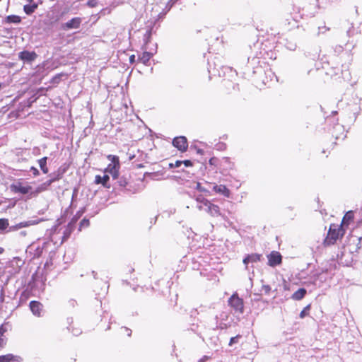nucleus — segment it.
I'll use <instances>...</instances> for the list:
<instances>
[{
    "label": "nucleus",
    "instance_id": "obj_9",
    "mask_svg": "<svg viewBox=\"0 0 362 362\" xmlns=\"http://www.w3.org/2000/svg\"><path fill=\"white\" fill-rule=\"evenodd\" d=\"M81 23V18L78 17L73 18L69 21L63 25L64 30L77 29L80 27Z\"/></svg>",
    "mask_w": 362,
    "mask_h": 362
},
{
    "label": "nucleus",
    "instance_id": "obj_34",
    "mask_svg": "<svg viewBox=\"0 0 362 362\" xmlns=\"http://www.w3.org/2000/svg\"><path fill=\"white\" fill-rule=\"evenodd\" d=\"M184 164L185 166L188 167V166H191L192 165V163L190 160H185L184 161Z\"/></svg>",
    "mask_w": 362,
    "mask_h": 362
},
{
    "label": "nucleus",
    "instance_id": "obj_10",
    "mask_svg": "<svg viewBox=\"0 0 362 362\" xmlns=\"http://www.w3.org/2000/svg\"><path fill=\"white\" fill-rule=\"evenodd\" d=\"M43 221H44L43 218H35V219H33V220L23 221V222L18 223L16 226V228L19 229V228H22L29 227L31 226L37 225Z\"/></svg>",
    "mask_w": 362,
    "mask_h": 362
},
{
    "label": "nucleus",
    "instance_id": "obj_29",
    "mask_svg": "<svg viewBox=\"0 0 362 362\" xmlns=\"http://www.w3.org/2000/svg\"><path fill=\"white\" fill-rule=\"evenodd\" d=\"M89 225V221L88 219H83L80 223V227H87Z\"/></svg>",
    "mask_w": 362,
    "mask_h": 362
},
{
    "label": "nucleus",
    "instance_id": "obj_18",
    "mask_svg": "<svg viewBox=\"0 0 362 362\" xmlns=\"http://www.w3.org/2000/svg\"><path fill=\"white\" fill-rule=\"evenodd\" d=\"M354 219V214L351 211H348L344 216L342 221H341V226L344 227L345 225H348L350 221H351Z\"/></svg>",
    "mask_w": 362,
    "mask_h": 362
},
{
    "label": "nucleus",
    "instance_id": "obj_38",
    "mask_svg": "<svg viewBox=\"0 0 362 362\" xmlns=\"http://www.w3.org/2000/svg\"><path fill=\"white\" fill-rule=\"evenodd\" d=\"M125 330L128 331V336H131L132 331L129 330L127 328H124Z\"/></svg>",
    "mask_w": 362,
    "mask_h": 362
},
{
    "label": "nucleus",
    "instance_id": "obj_32",
    "mask_svg": "<svg viewBox=\"0 0 362 362\" xmlns=\"http://www.w3.org/2000/svg\"><path fill=\"white\" fill-rule=\"evenodd\" d=\"M30 170H31L32 172H33L34 175H38V172H39V171H38V170H37L36 168L32 167V168H30Z\"/></svg>",
    "mask_w": 362,
    "mask_h": 362
},
{
    "label": "nucleus",
    "instance_id": "obj_16",
    "mask_svg": "<svg viewBox=\"0 0 362 362\" xmlns=\"http://www.w3.org/2000/svg\"><path fill=\"white\" fill-rule=\"evenodd\" d=\"M261 255L257 254H252L248 255L243 259V263L247 265L249 262H257L260 260Z\"/></svg>",
    "mask_w": 362,
    "mask_h": 362
},
{
    "label": "nucleus",
    "instance_id": "obj_25",
    "mask_svg": "<svg viewBox=\"0 0 362 362\" xmlns=\"http://www.w3.org/2000/svg\"><path fill=\"white\" fill-rule=\"evenodd\" d=\"M8 226V221L6 218L0 219V230H4Z\"/></svg>",
    "mask_w": 362,
    "mask_h": 362
},
{
    "label": "nucleus",
    "instance_id": "obj_35",
    "mask_svg": "<svg viewBox=\"0 0 362 362\" xmlns=\"http://www.w3.org/2000/svg\"><path fill=\"white\" fill-rule=\"evenodd\" d=\"M305 310H303L300 313V317L303 318L305 317Z\"/></svg>",
    "mask_w": 362,
    "mask_h": 362
},
{
    "label": "nucleus",
    "instance_id": "obj_33",
    "mask_svg": "<svg viewBox=\"0 0 362 362\" xmlns=\"http://www.w3.org/2000/svg\"><path fill=\"white\" fill-rule=\"evenodd\" d=\"M202 199H205L204 197H202V196L197 197L196 199L197 202L198 203H201V204H203Z\"/></svg>",
    "mask_w": 362,
    "mask_h": 362
},
{
    "label": "nucleus",
    "instance_id": "obj_37",
    "mask_svg": "<svg viewBox=\"0 0 362 362\" xmlns=\"http://www.w3.org/2000/svg\"><path fill=\"white\" fill-rule=\"evenodd\" d=\"M134 58H135L134 55H132V56L129 57V61H130V62H132V63L133 62H134Z\"/></svg>",
    "mask_w": 362,
    "mask_h": 362
},
{
    "label": "nucleus",
    "instance_id": "obj_23",
    "mask_svg": "<svg viewBox=\"0 0 362 362\" xmlns=\"http://www.w3.org/2000/svg\"><path fill=\"white\" fill-rule=\"evenodd\" d=\"M16 356H13V354H6L0 356V362H11L16 360Z\"/></svg>",
    "mask_w": 362,
    "mask_h": 362
},
{
    "label": "nucleus",
    "instance_id": "obj_43",
    "mask_svg": "<svg viewBox=\"0 0 362 362\" xmlns=\"http://www.w3.org/2000/svg\"><path fill=\"white\" fill-rule=\"evenodd\" d=\"M30 3H32L33 0H28Z\"/></svg>",
    "mask_w": 362,
    "mask_h": 362
},
{
    "label": "nucleus",
    "instance_id": "obj_11",
    "mask_svg": "<svg viewBox=\"0 0 362 362\" xmlns=\"http://www.w3.org/2000/svg\"><path fill=\"white\" fill-rule=\"evenodd\" d=\"M9 264L13 268L14 272H18L24 264V261L21 258L16 257L11 260Z\"/></svg>",
    "mask_w": 362,
    "mask_h": 362
},
{
    "label": "nucleus",
    "instance_id": "obj_1",
    "mask_svg": "<svg viewBox=\"0 0 362 362\" xmlns=\"http://www.w3.org/2000/svg\"><path fill=\"white\" fill-rule=\"evenodd\" d=\"M344 233V229L341 225L332 224L325 241L328 244H333L337 239L342 237Z\"/></svg>",
    "mask_w": 362,
    "mask_h": 362
},
{
    "label": "nucleus",
    "instance_id": "obj_26",
    "mask_svg": "<svg viewBox=\"0 0 362 362\" xmlns=\"http://www.w3.org/2000/svg\"><path fill=\"white\" fill-rule=\"evenodd\" d=\"M240 337V335L231 337L229 341V346H232L233 344L238 343Z\"/></svg>",
    "mask_w": 362,
    "mask_h": 362
},
{
    "label": "nucleus",
    "instance_id": "obj_41",
    "mask_svg": "<svg viewBox=\"0 0 362 362\" xmlns=\"http://www.w3.org/2000/svg\"><path fill=\"white\" fill-rule=\"evenodd\" d=\"M4 251V248L0 247V254L3 253Z\"/></svg>",
    "mask_w": 362,
    "mask_h": 362
},
{
    "label": "nucleus",
    "instance_id": "obj_31",
    "mask_svg": "<svg viewBox=\"0 0 362 362\" xmlns=\"http://www.w3.org/2000/svg\"><path fill=\"white\" fill-rule=\"evenodd\" d=\"M197 208L199 210H205L206 206L204 205V204L199 203V204L197 205Z\"/></svg>",
    "mask_w": 362,
    "mask_h": 362
},
{
    "label": "nucleus",
    "instance_id": "obj_19",
    "mask_svg": "<svg viewBox=\"0 0 362 362\" xmlns=\"http://www.w3.org/2000/svg\"><path fill=\"white\" fill-rule=\"evenodd\" d=\"M37 8V4H27V5L24 6L23 10L26 14L30 15L33 12H35V11L36 10Z\"/></svg>",
    "mask_w": 362,
    "mask_h": 362
},
{
    "label": "nucleus",
    "instance_id": "obj_27",
    "mask_svg": "<svg viewBox=\"0 0 362 362\" xmlns=\"http://www.w3.org/2000/svg\"><path fill=\"white\" fill-rule=\"evenodd\" d=\"M262 291H264L265 293L268 294L271 291V287L269 285H262Z\"/></svg>",
    "mask_w": 362,
    "mask_h": 362
},
{
    "label": "nucleus",
    "instance_id": "obj_20",
    "mask_svg": "<svg viewBox=\"0 0 362 362\" xmlns=\"http://www.w3.org/2000/svg\"><path fill=\"white\" fill-rule=\"evenodd\" d=\"M47 157H43L38 160L39 166L45 174H47L49 171L47 167Z\"/></svg>",
    "mask_w": 362,
    "mask_h": 362
},
{
    "label": "nucleus",
    "instance_id": "obj_6",
    "mask_svg": "<svg viewBox=\"0 0 362 362\" xmlns=\"http://www.w3.org/2000/svg\"><path fill=\"white\" fill-rule=\"evenodd\" d=\"M204 205L206 206L205 211L212 216H220V211L218 206L211 203L207 199H202Z\"/></svg>",
    "mask_w": 362,
    "mask_h": 362
},
{
    "label": "nucleus",
    "instance_id": "obj_5",
    "mask_svg": "<svg viewBox=\"0 0 362 362\" xmlns=\"http://www.w3.org/2000/svg\"><path fill=\"white\" fill-rule=\"evenodd\" d=\"M37 57V54L33 51L24 50L18 53V59L26 63L33 62Z\"/></svg>",
    "mask_w": 362,
    "mask_h": 362
},
{
    "label": "nucleus",
    "instance_id": "obj_17",
    "mask_svg": "<svg viewBox=\"0 0 362 362\" xmlns=\"http://www.w3.org/2000/svg\"><path fill=\"white\" fill-rule=\"evenodd\" d=\"M306 290L305 288H299L292 295V298L296 300H301L305 295Z\"/></svg>",
    "mask_w": 362,
    "mask_h": 362
},
{
    "label": "nucleus",
    "instance_id": "obj_7",
    "mask_svg": "<svg viewBox=\"0 0 362 362\" xmlns=\"http://www.w3.org/2000/svg\"><path fill=\"white\" fill-rule=\"evenodd\" d=\"M268 264L271 267H275L281 263V255L279 252L273 251L268 256Z\"/></svg>",
    "mask_w": 362,
    "mask_h": 362
},
{
    "label": "nucleus",
    "instance_id": "obj_15",
    "mask_svg": "<svg viewBox=\"0 0 362 362\" xmlns=\"http://www.w3.org/2000/svg\"><path fill=\"white\" fill-rule=\"evenodd\" d=\"M4 22L5 23H15L18 24L21 22V18L16 15H10L5 18Z\"/></svg>",
    "mask_w": 362,
    "mask_h": 362
},
{
    "label": "nucleus",
    "instance_id": "obj_8",
    "mask_svg": "<svg viewBox=\"0 0 362 362\" xmlns=\"http://www.w3.org/2000/svg\"><path fill=\"white\" fill-rule=\"evenodd\" d=\"M173 144L181 151H185L188 146L187 139L185 136L175 137L173 141Z\"/></svg>",
    "mask_w": 362,
    "mask_h": 362
},
{
    "label": "nucleus",
    "instance_id": "obj_12",
    "mask_svg": "<svg viewBox=\"0 0 362 362\" xmlns=\"http://www.w3.org/2000/svg\"><path fill=\"white\" fill-rule=\"evenodd\" d=\"M30 308L33 315L39 317L41 315L42 305L37 301H31L30 303Z\"/></svg>",
    "mask_w": 362,
    "mask_h": 362
},
{
    "label": "nucleus",
    "instance_id": "obj_21",
    "mask_svg": "<svg viewBox=\"0 0 362 362\" xmlns=\"http://www.w3.org/2000/svg\"><path fill=\"white\" fill-rule=\"evenodd\" d=\"M109 180V176L105 175L104 176L96 175L95 182L97 184H102L103 186H106L107 181Z\"/></svg>",
    "mask_w": 362,
    "mask_h": 362
},
{
    "label": "nucleus",
    "instance_id": "obj_36",
    "mask_svg": "<svg viewBox=\"0 0 362 362\" xmlns=\"http://www.w3.org/2000/svg\"><path fill=\"white\" fill-rule=\"evenodd\" d=\"M197 189H198L200 191H203L204 189L201 187V185L199 183L197 184Z\"/></svg>",
    "mask_w": 362,
    "mask_h": 362
},
{
    "label": "nucleus",
    "instance_id": "obj_40",
    "mask_svg": "<svg viewBox=\"0 0 362 362\" xmlns=\"http://www.w3.org/2000/svg\"><path fill=\"white\" fill-rule=\"evenodd\" d=\"M151 33L150 32H147L145 35V37H148L150 35Z\"/></svg>",
    "mask_w": 362,
    "mask_h": 362
},
{
    "label": "nucleus",
    "instance_id": "obj_4",
    "mask_svg": "<svg viewBox=\"0 0 362 362\" xmlns=\"http://www.w3.org/2000/svg\"><path fill=\"white\" fill-rule=\"evenodd\" d=\"M229 305L236 311L240 313H243L244 305L243 300L238 297L237 294H233L228 300Z\"/></svg>",
    "mask_w": 362,
    "mask_h": 362
},
{
    "label": "nucleus",
    "instance_id": "obj_42",
    "mask_svg": "<svg viewBox=\"0 0 362 362\" xmlns=\"http://www.w3.org/2000/svg\"><path fill=\"white\" fill-rule=\"evenodd\" d=\"M180 164H181V162H180V161H177V163H176V166H179Z\"/></svg>",
    "mask_w": 362,
    "mask_h": 362
},
{
    "label": "nucleus",
    "instance_id": "obj_24",
    "mask_svg": "<svg viewBox=\"0 0 362 362\" xmlns=\"http://www.w3.org/2000/svg\"><path fill=\"white\" fill-rule=\"evenodd\" d=\"M153 54L144 52L142 54V56L140 58V60L144 64H146L150 60L151 57H152Z\"/></svg>",
    "mask_w": 362,
    "mask_h": 362
},
{
    "label": "nucleus",
    "instance_id": "obj_22",
    "mask_svg": "<svg viewBox=\"0 0 362 362\" xmlns=\"http://www.w3.org/2000/svg\"><path fill=\"white\" fill-rule=\"evenodd\" d=\"M5 332L6 329L2 325L0 326V349H2L6 343V339L4 336Z\"/></svg>",
    "mask_w": 362,
    "mask_h": 362
},
{
    "label": "nucleus",
    "instance_id": "obj_30",
    "mask_svg": "<svg viewBox=\"0 0 362 362\" xmlns=\"http://www.w3.org/2000/svg\"><path fill=\"white\" fill-rule=\"evenodd\" d=\"M71 332H72L73 334L76 335V336H77V335H78V334H80L81 333V331L79 329H76H76H73L71 330Z\"/></svg>",
    "mask_w": 362,
    "mask_h": 362
},
{
    "label": "nucleus",
    "instance_id": "obj_2",
    "mask_svg": "<svg viewBox=\"0 0 362 362\" xmlns=\"http://www.w3.org/2000/svg\"><path fill=\"white\" fill-rule=\"evenodd\" d=\"M107 159L111 161L105 169V172L110 173L113 179H117L119 175V158L116 156L108 155Z\"/></svg>",
    "mask_w": 362,
    "mask_h": 362
},
{
    "label": "nucleus",
    "instance_id": "obj_14",
    "mask_svg": "<svg viewBox=\"0 0 362 362\" xmlns=\"http://www.w3.org/2000/svg\"><path fill=\"white\" fill-rule=\"evenodd\" d=\"M214 190L216 192L221 194L226 197H228L230 196V191L225 185H215L214 187Z\"/></svg>",
    "mask_w": 362,
    "mask_h": 362
},
{
    "label": "nucleus",
    "instance_id": "obj_3",
    "mask_svg": "<svg viewBox=\"0 0 362 362\" xmlns=\"http://www.w3.org/2000/svg\"><path fill=\"white\" fill-rule=\"evenodd\" d=\"M11 190L15 193H20L22 194H29L33 195V188L30 185L21 182H16L11 185Z\"/></svg>",
    "mask_w": 362,
    "mask_h": 362
},
{
    "label": "nucleus",
    "instance_id": "obj_39",
    "mask_svg": "<svg viewBox=\"0 0 362 362\" xmlns=\"http://www.w3.org/2000/svg\"><path fill=\"white\" fill-rule=\"evenodd\" d=\"M207 357L204 356L203 358H202L199 362H204L205 359H206Z\"/></svg>",
    "mask_w": 362,
    "mask_h": 362
},
{
    "label": "nucleus",
    "instance_id": "obj_28",
    "mask_svg": "<svg viewBox=\"0 0 362 362\" xmlns=\"http://www.w3.org/2000/svg\"><path fill=\"white\" fill-rule=\"evenodd\" d=\"M97 4V0H90L87 2V5L91 8L96 6Z\"/></svg>",
    "mask_w": 362,
    "mask_h": 362
},
{
    "label": "nucleus",
    "instance_id": "obj_13",
    "mask_svg": "<svg viewBox=\"0 0 362 362\" xmlns=\"http://www.w3.org/2000/svg\"><path fill=\"white\" fill-rule=\"evenodd\" d=\"M54 181V179H50L48 181L41 184L35 190H33V195L35 196L37 194L45 191Z\"/></svg>",
    "mask_w": 362,
    "mask_h": 362
}]
</instances>
